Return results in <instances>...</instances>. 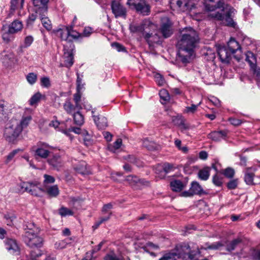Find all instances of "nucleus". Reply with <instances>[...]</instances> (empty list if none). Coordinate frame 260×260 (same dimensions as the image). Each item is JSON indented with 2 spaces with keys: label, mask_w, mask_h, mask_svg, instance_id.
Listing matches in <instances>:
<instances>
[{
  "label": "nucleus",
  "mask_w": 260,
  "mask_h": 260,
  "mask_svg": "<svg viewBox=\"0 0 260 260\" xmlns=\"http://www.w3.org/2000/svg\"><path fill=\"white\" fill-rule=\"evenodd\" d=\"M199 41V36L195 30L190 27L183 29L177 44L178 59L183 63H188Z\"/></svg>",
  "instance_id": "f257e3e1"
},
{
  "label": "nucleus",
  "mask_w": 260,
  "mask_h": 260,
  "mask_svg": "<svg viewBox=\"0 0 260 260\" xmlns=\"http://www.w3.org/2000/svg\"><path fill=\"white\" fill-rule=\"evenodd\" d=\"M129 29L132 32L142 33L151 49L162 43L161 37L156 33H153L157 26L148 19L144 20L140 25H131Z\"/></svg>",
  "instance_id": "f03ea898"
},
{
  "label": "nucleus",
  "mask_w": 260,
  "mask_h": 260,
  "mask_svg": "<svg viewBox=\"0 0 260 260\" xmlns=\"http://www.w3.org/2000/svg\"><path fill=\"white\" fill-rule=\"evenodd\" d=\"M24 226L25 234L23 239L30 247L40 248L44 243L43 238L39 236L40 230L32 222H26Z\"/></svg>",
  "instance_id": "7ed1b4c3"
},
{
  "label": "nucleus",
  "mask_w": 260,
  "mask_h": 260,
  "mask_svg": "<svg viewBox=\"0 0 260 260\" xmlns=\"http://www.w3.org/2000/svg\"><path fill=\"white\" fill-rule=\"evenodd\" d=\"M176 257L177 256L182 258H192L195 255L201 253L199 247L196 244L193 243L190 244L183 243L179 244L176 247L175 252Z\"/></svg>",
  "instance_id": "20e7f679"
},
{
  "label": "nucleus",
  "mask_w": 260,
  "mask_h": 260,
  "mask_svg": "<svg viewBox=\"0 0 260 260\" xmlns=\"http://www.w3.org/2000/svg\"><path fill=\"white\" fill-rule=\"evenodd\" d=\"M21 132L17 124V120L12 119L7 124L4 135L7 141L14 143Z\"/></svg>",
  "instance_id": "39448f33"
},
{
  "label": "nucleus",
  "mask_w": 260,
  "mask_h": 260,
  "mask_svg": "<svg viewBox=\"0 0 260 260\" xmlns=\"http://www.w3.org/2000/svg\"><path fill=\"white\" fill-rule=\"evenodd\" d=\"M19 187L24 191L36 197H41L44 191L41 183L37 181L23 182L20 184Z\"/></svg>",
  "instance_id": "423d86ee"
},
{
  "label": "nucleus",
  "mask_w": 260,
  "mask_h": 260,
  "mask_svg": "<svg viewBox=\"0 0 260 260\" xmlns=\"http://www.w3.org/2000/svg\"><path fill=\"white\" fill-rule=\"evenodd\" d=\"M127 5L131 9L135 10L143 15L149 14L150 6L145 0H128Z\"/></svg>",
  "instance_id": "0eeeda50"
},
{
  "label": "nucleus",
  "mask_w": 260,
  "mask_h": 260,
  "mask_svg": "<svg viewBox=\"0 0 260 260\" xmlns=\"http://www.w3.org/2000/svg\"><path fill=\"white\" fill-rule=\"evenodd\" d=\"M50 148L51 147L48 144L42 142H39L36 146L31 147V151L34 152L35 157L46 159L50 155Z\"/></svg>",
  "instance_id": "6e6552de"
},
{
  "label": "nucleus",
  "mask_w": 260,
  "mask_h": 260,
  "mask_svg": "<svg viewBox=\"0 0 260 260\" xmlns=\"http://www.w3.org/2000/svg\"><path fill=\"white\" fill-rule=\"evenodd\" d=\"M64 46V57L65 58L64 63L67 67H71L74 63L73 51L75 49V46L72 42H67Z\"/></svg>",
  "instance_id": "1a4fd4ad"
},
{
  "label": "nucleus",
  "mask_w": 260,
  "mask_h": 260,
  "mask_svg": "<svg viewBox=\"0 0 260 260\" xmlns=\"http://www.w3.org/2000/svg\"><path fill=\"white\" fill-rule=\"evenodd\" d=\"M160 31L164 38H169L173 34L172 23L168 17L161 18Z\"/></svg>",
  "instance_id": "9d476101"
},
{
  "label": "nucleus",
  "mask_w": 260,
  "mask_h": 260,
  "mask_svg": "<svg viewBox=\"0 0 260 260\" xmlns=\"http://www.w3.org/2000/svg\"><path fill=\"white\" fill-rule=\"evenodd\" d=\"M112 13L116 18L125 17L126 15V9L121 5L118 0H113L111 5Z\"/></svg>",
  "instance_id": "9b49d317"
},
{
  "label": "nucleus",
  "mask_w": 260,
  "mask_h": 260,
  "mask_svg": "<svg viewBox=\"0 0 260 260\" xmlns=\"http://www.w3.org/2000/svg\"><path fill=\"white\" fill-rule=\"evenodd\" d=\"M74 169L77 173L83 175H89L91 173L90 167L84 161L79 162L74 166Z\"/></svg>",
  "instance_id": "f8f14e48"
},
{
  "label": "nucleus",
  "mask_w": 260,
  "mask_h": 260,
  "mask_svg": "<svg viewBox=\"0 0 260 260\" xmlns=\"http://www.w3.org/2000/svg\"><path fill=\"white\" fill-rule=\"evenodd\" d=\"M47 162L53 169L59 170L63 164V160L59 155H54L47 159Z\"/></svg>",
  "instance_id": "ddd939ff"
},
{
  "label": "nucleus",
  "mask_w": 260,
  "mask_h": 260,
  "mask_svg": "<svg viewBox=\"0 0 260 260\" xmlns=\"http://www.w3.org/2000/svg\"><path fill=\"white\" fill-rule=\"evenodd\" d=\"M218 54L222 62L229 63L230 62L232 53L225 47H219L218 49Z\"/></svg>",
  "instance_id": "4468645a"
},
{
  "label": "nucleus",
  "mask_w": 260,
  "mask_h": 260,
  "mask_svg": "<svg viewBox=\"0 0 260 260\" xmlns=\"http://www.w3.org/2000/svg\"><path fill=\"white\" fill-rule=\"evenodd\" d=\"M14 59V55L10 52H3L1 54V61L5 67L11 66Z\"/></svg>",
  "instance_id": "2eb2a0df"
},
{
  "label": "nucleus",
  "mask_w": 260,
  "mask_h": 260,
  "mask_svg": "<svg viewBox=\"0 0 260 260\" xmlns=\"http://www.w3.org/2000/svg\"><path fill=\"white\" fill-rule=\"evenodd\" d=\"M227 137V133L224 131L212 132L208 135V138L212 141L218 142L224 140Z\"/></svg>",
  "instance_id": "dca6fc26"
},
{
  "label": "nucleus",
  "mask_w": 260,
  "mask_h": 260,
  "mask_svg": "<svg viewBox=\"0 0 260 260\" xmlns=\"http://www.w3.org/2000/svg\"><path fill=\"white\" fill-rule=\"evenodd\" d=\"M5 245L7 250L12 254L19 253V247L16 241L12 239H7L5 240Z\"/></svg>",
  "instance_id": "f3484780"
},
{
  "label": "nucleus",
  "mask_w": 260,
  "mask_h": 260,
  "mask_svg": "<svg viewBox=\"0 0 260 260\" xmlns=\"http://www.w3.org/2000/svg\"><path fill=\"white\" fill-rule=\"evenodd\" d=\"M223 246V244L221 242H216L214 243H206L203 246H202L199 249L201 252V250H218Z\"/></svg>",
  "instance_id": "a211bd4d"
},
{
  "label": "nucleus",
  "mask_w": 260,
  "mask_h": 260,
  "mask_svg": "<svg viewBox=\"0 0 260 260\" xmlns=\"http://www.w3.org/2000/svg\"><path fill=\"white\" fill-rule=\"evenodd\" d=\"M23 27V24L20 21L18 20H14L9 27L8 32L10 34L16 33L20 31Z\"/></svg>",
  "instance_id": "6ab92c4d"
},
{
  "label": "nucleus",
  "mask_w": 260,
  "mask_h": 260,
  "mask_svg": "<svg viewBox=\"0 0 260 260\" xmlns=\"http://www.w3.org/2000/svg\"><path fill=\"white\" fill-rule=\"evenodd\" d=\"M92 117L94 122L99 128L104 129L107 126V119L106 117L103 116L99 117L94 115H93Z\"/></svg>",
  "instance_id": "aec40b11"
},
{
  "label": "nucleus",
  "mask_w": 260,
  "mask_h": 260,
  "mask_svg": "<svg viewBox=\"0 0 260 260\" xmlns=\"http://www.w3.org/2000/svg\"><path fill=\"white\" fill-rule=\"evenodd\" d=\"M254 177V173L250 168L247 169L244 171V181L246 184L252 185L254 184L253 178Z\"/></svg>",
  "instance_id": "412c9836"
},
{
  "label": "nucleus",
  "mask_w": 260,
  "mask_h": 260,
  "mask_svg": "<svg viewBox=\"0 0 260 260\" xmlns=\"http://www.w3.org/2000/svg\"><path fill=\"white\" fill-rule=\"evenodd\" d=\"M31 119V116L30 115H28L26 116H23L20 121L17 120V124L21 131L29 125Z\"/></svg>",
  "instance_id": "4be33fe9"
},
{
  "label": "nucleus",
  "mask_w": 260,
  "mask_h": 260,
  "mask_svg": "<svg viewBox=\"0 0 260 260\" xmlns=\"http://www.w3.org/2000/svg\"><path fill=\"white\" fill-rule=\"evenodd\" d=\"M42 251L39 249L31 250L30 252L28 260H37V258L42 255ZM45 260H54L53 258L48 256Z\"/></svg>",
  "instance_id": "5701e85b"
},
{
  "label": "nucleus",
  "mask_w": 260,
  "mask_h": 260,
  "mask_svg": "<svg viewBox=\"0 0 260 260\" xmlns=\"http://www.w3.org/2000/svg\"><path fill=\"white\" fill-rule=\"evenodd\" d=\"M232 53H235L240 49V45L237 41L234 39H231L228 43V47H226Z\"/></svg>",
  "instance_id": "b1692460"
},
{
  "label": "nucleus",
  "mask_w": 260,
  "mask_h": 260,
  "mask_svg": "<svg viewBox=\"0 0 260 260\" xmlns=\"http://www.w3.org/2000/svg\"><path fill=\"white\" fill-rule=\"evenodd\" d=\"M129 185L135 187L138 184H142L143 182L140 180L137 176L134 175L127 176L125 180Z\"/></svg>",
  "instance_id": "393cba45"
},
{
  "label": "nucleus",
  "mask_w": 260,
  "mask_h": 260,
  "mask_svg": "<svg viewBox=\"0 0 260 260\" xmlns=\"http://www.w3.org/2000/svg\"><path fill=\"white\" fill-rule=\"evenodd\" d=\"M170 186L174 191L179 192L185 187L182 182L179 180H174L171 182Z\"/></svg>",
  "instance_id": "a878e982"
},
{
  "label": "nucleus",
  "mask_w": 260,
  "mask_h": 260,
  "mask_svg": "<svg viewBox=\"0 0 260 260\" xmlns=\"http://www.w3.org/2000/svg\"><path fill=\"white\" fill-rule=\"evenodd\" d=\"M211 168L209 167H206L199 170L198 172V177L202 180H207L210 176Z\"/></svg>",
  "instance_id": "bb28decb"
},
{
  "label": "nucleus",
  "mask_w": 260,
  "mask_h": 260,
  "mask_svg": "<svg viewBox=\"0 0 260 260\" xmlns=\"http://www.w3.org/2000/svg\"><path fill=\"white\" fill-rule=\"evenodd\" d=\"M191 192L193 194H205V192L203 190L201 186L197 182H192L190 187Z\"/></svg>",
  "instance_id": "cd10ccee"
},
{
  "label": "nucleus",
  "mask_w": 260,
  "mask_h": 260,
  "mask_svg": "<svg viewBox=\"0 0 260 260\" xmlns=\"http://www.w3.org/2000/svg\"><path fill=\"white\" fill-rule=\"evenodd\" d=\"M223 4L220 1H217L216 4L208 3L205 2V7L207 11H213L217 8H220L223 7Z\"/></svg>",
  "instance_id": "c85d7f7f"
},
{
  "label": "nucleus",
  "mask_w": 260,
  "mask_h": 260,
  "mask_svg": "<svg viewBox=\"0 0 260 260\" xmlns=\"http://www.w3.org/2000/svg\"><path fill=\"white\" fill-rule=\"evenodd\" d=\"M47 194L51 197H56L59 193V189L57 185L48 186L46 189Z\"/></svg>",
  "instance_id": "c756f323"
},
{
  "label": "nucleus",
  "mask_w": 260,
  "mask_h": 260,
  "mask_svg": "<svg viewBox=\"0 0 260 260\" xmlns=\"http://www.w3.org/2000/svg\"><path fill=\"white\" fill-rule=\"evenodd\" d=\"M74 24H72L71 26H67V30H68V37L70 36L73 39H77L82 37V34L79 32L73 30V27Z\"/></svg>",
  "instance_id": "7c9ffc66"
},
{
  "label": "nucleus",
  "mask_w": 260,
  "mask_h": 260,
  "mask_svg": "<svg viewBox=\"0 0 260 260\" xmlns=\"http://www.w3.org/2000/svg\"><path fill=\"white\" fill-rule=\"evenodd\" d=\"M242 240L240 238H236L232 241L226 246V250L229 251H232L241 243Z\"/></svg>",
  "instance_id": "2f4dec72"
},
{
  "label": "nucleus",
  "mask_w": 260,
  "mask_h": 260,
  "mask_svg": "<svg viewBox=\"0 0 260 260\" xmlns=\"http://www.w3.org/2000/svg\"><path fill=\"white\" fill-rule=\"evenodd\" d=\"M104 260H124L121 255L117 256L114 251H112L106 254Z\"/></svg>",
  "instance_id": "473e14b6"
},
{
  "label": "nucleus",
  "mask_w": 260,
  "mask_h": 260,
  "mask_svg": "<svg viewBox=\"0 0 260 260\" xmlns=\"http://www.w3.org/2000/svg\"><path fill=\"white\" fill-rule=\"evenodd\" d=\"M45 95H42L41 93L38 92L34 94L29 100V105L34 106L37 104L42 98H45Z\"/></svg>",
  "instance_id": "72a5a7b5"
},
{
  "label": "nucleus",
  "mask_w": 260,
  "mask_h": 260,
  "mask_svg": "<svg viewBox=\"0 0 260 260\" xmlns=\"http://www.w3.org/2000/svg\"><path fill=\"white\" fill-rule=\"evenodd\" d=\"M74 101L77 109L78 110L81 109L82 108V106L80 104V102L81 101V91L77 90V92L74 94Z\"/></svg>",
  "instance_id": "f704fd0d"
},
{
  "label": "nucleus",
  "mask_w": 260,
  "mask_h": 260,
  "mask_svg": "<svg viewBox=\"0 0 260 260\" xmlns=\"http://www.w3.org/2000/svg\"><path fill=\"white\" fill-rule=\"evenodd\" d=\"M143 146L149 150H153L156 148L155 143L148 139L146 138L143 141Z\"/></svg>",
  "instance_id": "c9c22d12"
},
{
  "label": "nucleus",
  "mask_w": 260,
  "mask_h": 260,
  "mask_svg": "<svg viewBox=\"0 0 260 260\" xmlns=\"http://www.w3.org/2000/svg\"><path fill=\"white\" fill-rule=\"evenodd\" d=\"M74 123L78 125H81L84 123L83 116L79 111L73 114Z\"/></svg>",
  "instance_id": "e433bc0d"
},
{
  "label": "nucleus",
  "mask_w": 260,
  "mask_h": 260,
  "mask_svg": "<svg viewBox=\"0 0 260 260\" xmlns=\"http://www.w3.org/2000/svg\"><path fill=\"white\" fill-rule=\"evenodd\" d=\"M65 111L69 114H72L77 109L76 105L74 106L69 101H67L63 105Z\"/></svg>",
  "instance_id": "4c0bfd02"
},
{
  "label": "nucleus",
  "mask_w": 260,
  "mask_h": 260,
  "mask_svg": "<svg viewBox=\"0 0 260 260\" xmlns=\"http://www.w3.org/2000/svg\"><path fill=\"white\" fill-rule=\"evenodd\" d=\"M58 213L59 215L62 217L71 216L73 215L74 214L73 211H72L71 209L64 207H61L59 209Z\"/></svg>",
  "instance_id": "58836bf2"
},
{
  "label": "nucleus",
  "mask_w": 260,
  "mask_h": 260,
  "mask_svg": "<svg viewBox=\"0 0 260 260\" xmlns=\"http://www.w3.org/2000/svg\"><path fill=\"white\" fill-rule=\"evenodd\" d=\"M246 60L249 63L252 68L253 69L255 67V57L252 53H248Z\"/></svg>",
  "instance_id": "ea45409f"
},
{
  "label": "nucleus",
  "mask_w": 260,
  "mask_h": 260,
  "mask_svg": "<svg viewBox=\"0 0 260 260\" xmlns=\"http://www.w3.org/2000/svg\"><path fill=\"white\" fill-rule=\"evenodd\" d=\"M40 19L43 25L45 28H46L48 30L51 29L52 26L51 22L47 17L41 16L40 17Z\"/></svg>",
  "instance_id": "a19ab883"
},
{
  "label": "nucleus",
  "mask_w": 260,
  "mask_h": 260,
  "mask_svg": "<svg viewBox=\"0 0 260 260\" xmlns=\"http://www.w3.org/2000/svg\"><path fill=\"white\" fill-rule=\"evenodd\" d=\"M122 144V140L118 139L113 144V145L108 146V149L111 151H114L115 150L119 149Z\"/></svg>",
  "instance_id": "79ce46f5"
},
{
  "label": "nucleus",
  "mask_w": 260,
  "mask_h": 260,
  "mask_svg": "<svg viewBox=\"0 0 260 260\" xmlns=\"http://www.w3.org/2000/svg\"><path fill=\"white\" fill-rule=\"evenodd\" d=\"M41 85L45 88H49L51 86V82L49 77H43L40 79Z\"/></svg>",
  "instance_id": "37998d69"
},
{
  "label": "nucleus",
  "mask_w": 260,
  "mask_h": 260,
  "mask_svg": "<svg viewBox=\"0 0 260 260\" xmlns=\"http://www.w3.org/2000/svg\"><path fill=\"white\" fill-rule=\"evenodd\" d=\"M26 79L30 84L32 85L37 80V75L34 73H30L26 76Z\"/></svg>",
  "instance_id": "c03bdc74"
},
{
  "label": "nucleus",
  "mask_w": 260,
  "mask_h": 260,
  "mask_svg": "<svg viewBox=\"0 0 260 260\" xmlns=\"http://www.w3.org/2000/svg\"><path fill=\"white\" fill-rule=\"evenodd\" d=\"M58 36L62 40L67 41L68 38V30L67 28L63 30L62 29H59L57 30Z\"/></svg>",
  "instance_id": "a18cd8bd"
},
{
  "label": "nucleus",
  "mask_w": 260,
  "mask_h": 260,
  "mask_svg": "<svg viewBox=\"0 0 260 260\" xmlns=\"http://www.w3.org/2000/svg\"><path fill=\"white\" fill-rule=\"evenodd\" d=\"M34 6L39 8L45 7L48 3L49 0H32Z\"/></svg>",
  "instance_id": "49530a36"
},
{
  "label": "nucleus",
  "mask_w": 260,
  "mask_h": 260,
  "mask_svg": "<svg viewBox=\"0 0 260 260\" xmlns=\"http://www.w3.org/2000/svg\"><path fill=\"white\" fill-rule=\"evenodd\" d=\"M159 94L161 100L165 102L168 101L170 100V96L168 92L166 89H161L159 91Z\"/></svg>",
  "instance_id": "de8ad7c7"
},
{
  "label": "nucleus",
  "mask_w": 260,
  "mask_h": 260,
  "mask_svg": "<svg viewBox=\"0 0 260 260\" xmlns=\"http://www.w3.org/2000/svg\"><path fill=\"white\" fill-rule=\"evenodd\" d=\"M159 260H176L175 253L173 252L166 253Z\"/></svg>",
  "instance_id": "09e8293b"
},
{
  "label": "nucleus",
  "mask_w": 260,
  "mask_h": 260,
  "mask_svg": "<svg viewBox=\"0 0 260 260\" xmlns=\"http://www.w3.org/2000/svg\"><path fill=\"white\" fill-rule=\"evenodd\" d=\"M175 144L176 146L181 151L184 153H186L188 151V148L186 146L182 147L181 141L179 139L175 140Z\"/></svg>",
  "instance_id": "8fccbe9b"
},
{
  "label": "nucleus",
  "mask_w": 260,
  "mask_h": 260,
  "mask_svg": "<svg viewBox=\"0 0 260 260\" xmlns=\"http://www.w3.org/2000/svg\"><path fill=\"white\" fill-rule=\"evenodd\" d=\"M212 182L217 186H220L222 184V177L215 175L213 177Z\"/></svg>",
  "instance_id": "3c124183"
},
{
  "label": "nucleus",
  "mask_w": 260,
  "mask_h": 260,
  "mask_svg": "<svg viewBox=\"0 0 260 260\" xmlns=\"http://www.w3.org/2000/svg\"><path fill=\"white\" fill-rule=\"evenodd\" d=\"M225 21L228 26L234 27L236 24L229 14L225 15Z\"/></svg>",
  "instance_id": "603ef678"
},
{
  "label": "nucleus",
  "mask_w": 260,
  "mask_h": 260,
  "mask_svg": "<svg viewBox=\"0 0 260 260\" xmlns=\"http://www.w3.org/2000/svg\"><path fill=\"white\" fill-rule=\"evenodd\" d=\"M34 42V38L31 36H27L24 39V47H28L31 45Z\"/></svg>",
  "instance_id": "864d4df0"
},
{
  "label": "nucleus",
  "mask_w": 260,
  "mask_h": 260,
  "mask_svg": "<svg viewBox=\"0 0 260 260\" xmlns=\"http://www.w3.org/2000/svg\"><path fill=\"white\" fill-rule=\"evenodd\" d=\"M5 218L7 220V225L11 226L13 224V220L16 218V216L13 214H7L5 215Z\"/></svg>",
  "instance_id": "5fc2aeb1"
},
{
  "label": "nucleus",
  "mask_w": 260,
  "mask_h": 260,
  "mask_svg": "<svg viewBox=\"0 0 260 260\" xmlns=\"http://www.w3.org/2000/svg\"><path fill=\"white\" fill-rule=\"evenodd\" d=\"M154 79L155 81L157 83V84L159 85L162 86L164 85L165 83V80L162 76L160 74H155L154 75Z\"/></svg>",
  "instance_id": "6e6d98bb"
},
{
  "label": "nucleus",
  "mask_w": 260,
  "mask_h": 260,
  "mask_svg": "<svg viewBox=\"0 0 260 260\" xmlns=\"http://www.w3.org/2000/svg\"><path fill=\"white\" fill-rule=\"evenodd\" d=\"M251 257L253 260H260V249H254L251 253Z\"/></svg>",
  "instance_id": "4d7b16f0"
},
{
  "label": "nucleus",
  "mask_w": 260,
  "mask_h": 260,
  "mask_svg": "<svg viewBox=\"0 0 260 260\" xmlns=\"http://www.w3.org/2000/svg\"><path fill=\"white\" fill-rule=\"evenodd\" d=\"M210 16L217 20H223L224 19V16L219 12L212 13L210 14Z\"/></svg>",
  "instance_id": "13d9d810"
},
{
  "label": "nucleus",
  "mask_w": 260,
  "mask_h": 260,
  "mask_svg": "<svg viewBox=\"0 0 260 260\" xmlns=\"http://www.w3.org/2000/svg\"><path fill=\"white\" fill-rule=\"evenodd\" d=\"M238 185V179H233L231 180L227 184V187L230 189H235Z\"/></svg>",
  "instance_id": "bf43d9fd"
},
{
  "label": "nucleus",
  "mask_w": 260,
  "mask_h": 260,
  "mask_svg": "<svg viewBox=\"0 0 260 260\" xmlns=\"http://www.w3.org/2000/svg\"><path fill=\"white\" fill-rule=\"evenodd\" d=\"M184 119L181 116H174L172 117V122L175 125H179L183 121Z\"/></svg>",
  "instance_id": "052dcab7"
},
{
  "label": "nucleus",
  "mask_w": 260,
  "mask_h": 260,
  "mask_svg": "<svg viewBox=\"0 0 260 260\" xmlns=\"http://www.w3.org/2000/svg\"><path fill=\"white\" fill-rule=\"evenodd\" d=\"M235 174L234 170L231 168H227L224 170L223 174L226 177L231 178H232Z\"/></svg>",
  "instance_id": "680f3d73"
},
{
  "label": "nucleus",
  "mask_w": 260,
  "mask_h": 260,
  "mask_svg": "<svg viewBox=\"0 0 260 260\" xmlns=\"http://www.w3.org/2000/svg\"><path fill=\"white\" fill-rule=\"evenodd\" d=\"M229 121L234 126H239L242 123V121L241 120L234 117L229 118Z\"/></svg>",
  "instance_id": "e2e57ef3"
},
{
  "label": "nucleus",
  "mask_w": 260,
  "mask_h": 260,
  "mask_svg": "<svg viewBox=\"0 0 260 260\" xmlns=\"http://www.w3.org/2000/svg\"><path fill=\"white\" fill-rule=\"evenodd\" d=\"M18 150H14L12 151L11 152H10L7 156V158L6 160V164H8L9 162H10L14 156L17 153Z\"/></svg>",
  "instance_id": "0e129e2a"
},
{
  "label": "nucleus",
  "mask_w": 260,
  "mask_h": 260,
  "mask_svg": "<svg viewBox=\"0 0 260 260\" xmlns=\"http://www.w3.org/2000/svg\"><path fill=\"white\" fill-rule=\"evenodd\" d=\"M77 90L81 91L82 89L83 88L84 84H82V78L80 77L79 74L77 73Z\"/></svg>",
  "instance_id": "69168bd1"
},
{
  "label": "nucleus",
  "mask_w": 260,
  "mask_h": 260,
  "mask_svg": "<svg viewBox=\"0 0 260 260\" xmlns=\"http://www.w3.org/2000/svg\"><path fill=\"white\" fill-rule=\"evenodd\" d=\"M67 243L64 241H59L55 243V246L57 249H63L66 248Z\"/></svg>",
  "instance_id": "338daca9"
},
{
  "label": "nucleus",
  "mask_w": 260,
  "mask_h": 260,
  "mask_svg": "<svg viewBox=\"0 0 260 260\" xmlns=\"http://www.w3.org/2000/svg\"><path fill=\"white\" fill-rule=\"evenodd\" d=\"M44 182L46 183H53L55 181L54 178L50 175L45 174L44 175Z\"/></svg>",
  "instance_id": "774afa93"
}]
</instances>
